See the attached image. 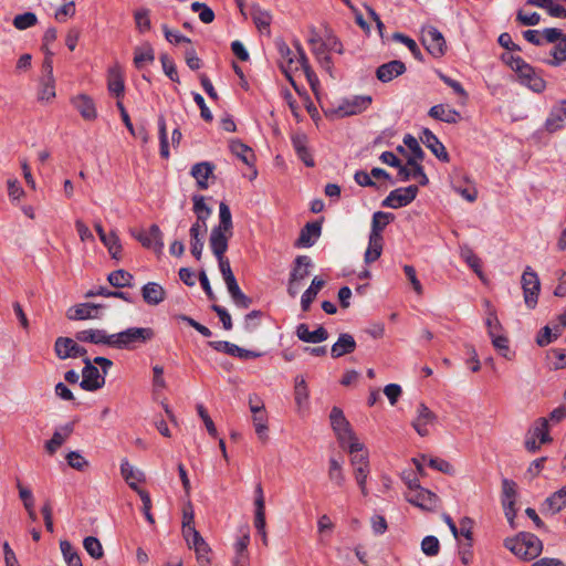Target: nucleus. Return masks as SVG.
Here are the masks:
<instances>
[{"instance_id":"1","label":"nucleus","mask_w":566,"mask_h":566,"mask_svg":"<svg viewBox=\"0 0 566 566\" xmlns=\"http://www.w3.org/2000/svg\"><path fill=\"white\" fill-rule=\"evenodd\" d=\"M329 419L331 426L340 447L347 448L349 453H353L354 451H361L364 449V444L358 441L349 421L346 419L340 408L333 407L329 413Z\"/></svg>"},{"instance_id":"2","label":"nucleus","mask_w":566,"mask_h":566,"mask_svg":"<svg viewBox=\"0 0 566 566\" xmlns=\"http://www.w3.org/2000/svg\"><path fill=\"white\" fill-rule=\"evenodd\" d=\"M504 546L524 560L536 558L543 551L542 541L536 535L527 532L518 533L513 538H506Z\"/></svg>"},{"instance_id":"3","label":"nucleus","mask_w":566,"mask_h":566,"mask_svg":"<svg viewBox=\"0 0 566 566\" xmlns=\"http://www.w3.org/2000/svg\"><path fill=\"white\" fill-rule=\"evenodd\" d=\"M149 327H129L123 332L112 334V347L117 349H134L137 344H145L154 337Z\"/></svg>"},{"instance_id":"4","label":"nucleus","mask_w":566,"mask_h":566,"mask_svg":"<svg viewBox=\"0 0 566 566\" xmlns=\"http://www.w3.org/2000/svg\"><path fill=\"white\" fill-rule=\"evenodd\" d=\"M275 49L279 53L277 65L286 80L290 82L292 87L297 94H302L303 88L298 86L293 77V71L298 70L297 57L293 54L292 50L283 39H276L274 41Z\"/></svg>"},{"instance_id":"5","label":"nucleus","mask_w":566,"mask_h":566,"mask_svg":"<svg viewBox=\"0 0 566 566\" xmlns=\"http://www.w3.org/2000/svg\"><path fill=\"white\" fill-rule=\"evenodd\" d=\"M421 43L433 57L444 55L447 43L443 34L432 25L423 27L421 31Z\"/></svg>"},{"instance_id":"6","label":"nucleus","mask_w":566,"mask_h":566,"mask_svg":"<svg viewBox=\"0 0 566 566\" xmlns=\"http://www.w3.org/2000/svg\"><path fill=\"white\" fill-rule=\"evenodd\" d=\"M406 500L410 504L428 512L434 511L440 504L439 496L430 490L420 486L419 483H415L413 492H408Z\"/></svg>"},{"instance_id":"7","label":"nucleus","mask_w":566,"mask_h":566,"mask_svg":"<svg viewBox=\"0 0 566 566\" xmlns=\"http://www.w3.org/2000/svg\"><path fill=\"white\" fill-rule=\"evenodd\" d=\"M521 281L525 304L528 308H534L537 304L541 290L539 279L531 266H526Z\"/></svg>"},{"instance_id":"8","label":"nucleus","mask_w":566,"mask_h":566,"mask_svg":"<svg viewBox=\"0 0 566 566\" xmlns=\"http://www.w3.org/2000/svg\"><path fill=\"white\" fill-rule=\"evenodd\" d=\"M418 191L419 189L416 185L395 189L385 198L381 206L391 209L406 207L416 199Z\"/></svg>"},{"instance_id":"9","label":"nucleus","mask_w":566,"mask_h":566,"mask_svg":"<svg viewBox=\"0 0 566 566\" xmlns=\"http://www.w3.org/2000/svg\"><path fill=\"white\" fill-rule=\"evenodd\" d=\"M81 388L86 391H95L105 385V375H102L88 357L83 359Z\"/></svg>"},{"instance_id":"10","label":"nucleus","mask_w":566,"mask_h":566,"mask_svg":"<svg viewBox=\"0 0 566 566\" xmlns=\"http://www.w3.org/2000/svg\"><path fill=\"white\" fill-rule=\"evenodd\" d=\"M78 340L70 337H57L54 344V352L60 359L86 357L87 350L77 344Z\"/></svg>"},{"instance_id":"11","label":"nucleus","mask_w":566,"mask_h":566,"mask_svg":"<svg viewBox=\"0 0 566 566\" xmlns=\"http://www.w3.org/2000/svg\"><path fill=\"white\" fill-rule=\"evenodd\" d=\"M517 497V484L510 479L504 478L502 480V495L501 501L505 512V516L509 522L512 524L513 520L516 515V503Z\"/></svg>"},{"instance_id":"12","label":"nucleus","mask_w":566,"mask_h":566,"mask_svg":"<svg viewBox=\"0 0 566 566\" xmlns=\"http://www.w3.org/2000/svg\"><path fill=\"white\" fill-rule=\"evenodd\" d=\"M130 233L143 247L153 248L156 253H161L164 249L163 232L157 224H151L148 232L132 230Z\"/></svg>"},{"instance_id":"13","label":"nucleus","mask_w":566,"mask_h":566,"mask_svg":"<svg viewBox=\"0 0 566 566\" xmlns=\"http://www.w3.org/2000/svg\"><path fill=\"white\" fill-rule=\"evenodd\" d=\"M515 73L517 74L521 83L530 87L532 91L541 93L545 90V81L537 75L534 67L525 61H523L518 69L515 70Z\"/></svg>"},{"instance_id":"14","label":"nucleus","mask_w":566,"mask_h":566,"mask_svg":"<svg viewBox=\"0 0 566 566\" xmlns=\"http://www.w3.org/2000/svg\"><path fill=\"white\" fill-rule=\"evenodd\" d=\"M437 420V415L431 411L423 402L417 407V417L412 421V427L421 437L429 434L428 426L433 424Z\"/></svg>"},{"instance_id":"15","label":"nucleus","mask_w":566,"mask_h":566,"mask_svg":"<svg viewBox=\"0 0 566 566\" xmlns=\"http://www.w3.org/2000/svg\"><path fill=\"white\" fill-rule=\"evenodd\" d=\"M291 142L298 159L306 167H314L315 161L308 147V137L304 133H295L292 135Z\"/></svg>"},{"instance_id":"16","label":"nucleus","mask_w":566,"mask_h":566,"mask_svg":"<svg viewBox=\"0 0 566 566\" xmlns=\"http://www.w3.org/2000/svg\"><path fill=\"white\" fill-rule=\"evenodd\" d=\"M370 104L371 97L368 95L354 96L352 99L344 102L335 113L340 117L356 115L365 111Z\"/></svg>"},{"instance_id":"17","label":"nucleus","mask_w":566,"mask_h":566,"mask_svg":"<svg viewBox=\"0 0 566 566\" xmlns=\"http://www.w3.org/2000/svg\"><path fill=\"white\" fill-rule=\"evenodd\" d=\"M420 140L424 144L427 148H429L432 154L441 161L448 163L450 160L449 154L446 150L443 144L439 140V138L429 129L423 128Z\"/></svg>"},{"instance_id":"18","label":"nucleus","mask_w":566,"mask_h":566,"mask_svg":"<svg viewBox=\"0 0 566 566\" xmlns=\"http://www.w3.org/2000/svg\"><path fill=\"white\" fill-rule=\"evenodd\" d=\"M99 305L83 303L69 308L66 316L72 321L95 319L101 317Z\"/></svg>"},{"instance_id":"19","label":"nucleus","mask_w":566,"mask_h":566,"mask_svg":"<svg viewBox=\"0 0 566 566\" xmlns=\"http://www.w3.org/2000/svg\"><path fill=\"white\" fill-rule=\"evenodd\" d=\"M75 339L82 343L107 345L112 347V334H107L104 329L90 328L78 331L75 334Z\"/></svg>"},{"instance_id":"20","label":"nucleus","mask_w":566,"mask_h":566,"mask_svg":"<svg viewBox=\"0 0 566 566\" xmlns=\"http://www.w3.org/2000/svg\"><path fill=\"white\" fill-rule=\"evenodd\" d=\"M405 72V63L399 60H394L388 63L381 64L376 71V76L380 82L387 83L392 81L397 76L403 74Z\"/></svg>"},{"instance_id":"21","label":"nucleus","mask_w":566,"mask_h":566,"mask_svg":"<svg viewBox=\"0 0 566 566\" xmlns=\"http://www.w3.org/2000/svg\"><path fill=\"white\" fill-rule=\"evenodd\" d=\"M322 232V224L318 221L307 222L301 230L300 235L295 242L296 247L310 248L316 239L319 238Z\"/></svg>"},{"instance_id":"22","label":"nucleus","mask_w":566,"mask_h":566,"mask_svg":"<svg viewBox=\"0 0 566 566\" xmlns=\"http://www.w3.org/2000/svg\"><path fill=\"white\" fill-rule=\"evenodd\" d=\"M107 88L111 94L120 98L124 96L125 83L123 71L119 65H114L108 70Z\"/></svg>"},{"instance_id":"23","label":"nucleus","mask_w":566,"mask_h":566,"mask_svg":"<svg viewBox=\"0 0 566 566\" xmlns=\"http://www.w3.org/2000/svg\"><path fill=\"white\" fill-rule=\"evenodd\" d=\"M74 430V423L69 422L55 430L52 438L45 442V450L49 454H54L59 448L69 439Z\"/></svg>"},{"instance_id":"24","label":"nucleus","mask_w":566,"mask_h":566,"mask_svg":"<svg viewBox=\"0 0 566 566\" xmlns=\"http://www.w3.org/2000/svg\"><path fill=\"white\" fill-rule=\"evenodd\" d=\"M233 232H223L219 229H212L210 233L209 244L214 256L224 255L228 250L229 239L232 237Z\"/></svg>"},{"instance_id":"25","label":"nucleus","mask_w":566,"mask_h":566,"mask_svg":"<svg viewBox=\"0 0 566 566\" xmlns=\"http://www.w3.org/2000/svg\"><path fill=\"white\" fill-rule=\"evenodd\" d=\"M428 115L433 119L441 120L448 124H457L461 119L460 112L444 104H438L432 106L429 109Z\"/></svg>"},{"instance_id":"26","label":"nucleus","mask_w":566,"mask_h":566,"mask_svg":"<svg viewBox=\"0 0 566 566\" xmlns=\"http://www.w3.org/2000/svg\"><path fill=\"white\" fill-rule=\"evenodd\" d=\"M72 104L84 119L94 120L97 117L95 104L88 95L81 94L73 97Z\"/></svg>"},{"instance_id":"27","label":"nucleus","mask_w":566,"mask_h":566,"mask_svg":"<svg viewBox=\"0 0 566 566\" xmlns=\"http://www.w3.org/2000/svg\"><path fill=\"white\" fill-rule=\"evenodd\" d=\"M566 101H562L559 105L552 108L545 122V128L548 133H555L563 128V123L566 119Z\"/></svg>"},{"instance_id":"28","label":"nucleus","mask_w":566,"mask_h":566,"mask_svg":"<svg viewBox=\"0 0 566 566\" xmlns=\"http://www.w3.org/2000/svg\"><path fill=\"white\" fill-rule=\"evenodd\" d=\"M207 233V226L200 223H193L189 230L191 254L200 260L203 250V237Z\"/></svg>"},{"instance_id":"29","label":"nucleus","mask_w":566,"mask_h":566,"mask_svg":"<svg viewBox=\"0 0 566 566\" xmlns=\"http://www.w3.org/2000/svg\"><path fill=\"white\" fill-rule=\"evenodd\" d=\"M296 336L305 343H322L328 338V332L323 326H318L315 331L311 332L308 326L304 323L296 327Z\"/></svg>"},{"instance_id":"30","label":"nucleus","mask_w":566,"mask_h":566,"mask_svg":"<svg viewBox=\"0 0 566 566\" xmlns=\"http://www.w3.org/2000/svg\"><path fill=\"white\" fill-rule=\"evenodd\" d=\"M143 300L148 305H158L166 298V291L156 282H148L142 287Z\"/></svg>"},{"instance_id":"31","label":"nucleus","mask_w":566,"mask_h":566,"mask_svg":"<svg viewBox=\"0 0 566 566\" xmlns=\"http://www.w3.org/2000/svg\"><path fill=\"white\" fill-rule=\"evenodd\" d=\"M355 349V338L348 333H343L339 335L337 342L332 346L331 355L333 358H339L344 355L352 354Z\"/></svg>"},{"instance_id":"32","label":"nucleus","mask_w":566,"mask_h":566,"mask_svg":"<svg viewBox=\"0 0 566 566\" xmlns=\"http://www.w3.org/2000/svg\"><path fill=\"white\" fill-rule=\"evenodd\" d=\"M120 474L132 490L135 492L142 490L137 483L145 480L144 473L139 470H135L127 459H124L120 463Z\"/></svg>"},{"instance_id":"33","label":"nucleus","mask_w":566,"mask_h":566,"mask_svg":"<svg viewBox=\"0 0 566 566\" xmlns=\"http://www.w3.org/2000/svg\"><path fill=\"white\" fill-rule=\"evenodd\" d=\"M566 507V485L554 492L543 504V513L557 514Z\"/></svg>"},{"instance_id":"34","label":"nucleus","mask_w":566,"mask_h":566,"mask_svg":"<svg viewBox=\"0 0 566 566\" xmlns=\"http://www.w3.org/2000/svg\"><path fill=\"white\" fill-rule=\"evenodd\" d=\"M214 165L209 161L198 163L191 168V176L197 180L200 189L208 188V178L212 175Z\"/></svg>"},{"instance_id":"35","label":"nucleus","mask_w":566,"mask_h":566,"mask_svg":"<svg viewBox=\"0 0 566 566\" xmlns=\"http://www.w3.org/2000/svg\"><path fill=\"white\" fill-rule=\"evenodd\" d=\"M313 266L312 260L307 255H298L294 260V266L290 273V280L303 281L308 274L310 269Z\"/></svg>"},{"instance_id":"36","label":"nucleus","mask_w":566,"mask_h":566,"mask_svg":"<svg viewBox=\"0 0 566 566\" xmlns=\"http://www.w3.org/2000/svg\"><path fill=\"white\" fill-rule=\"evenodd\" d=\"M231 153L237 156L239 159H241L245 165L252 167L255 156L248 145L243 144L239 139L231 140L230 145Z\"/></svg>"},{"instance_id":"37","label":"nucleus","mask_w":566,"mask_h":566,"mask_svg":"<svg viewBox=\"0 0 566 566\" xmlns=\"http://www.w3.org/2000/svg\"><path fill=\"white\" fill-rule=\"evenodd\" d=\"M325 281L318 276L312 280L310 287L303 293L301 297V306L304 312H307L312 302L315 300L317 293L324 287Z\"/></svg>"},{"instance_id":"38","label":"nucleus","mask_w":566,"mask_h":566,"mask_svg":"<svg viewBox=\"0 0 566 566\" xmlns=\"http://www.w3.org/2000/svg\"><path fill=\"white\" fill-rule=\"evenodd\" d=\"M93 296L122 298L123 301L130 303V304H134L137 300V296L134 294L123 292V291H112L104 286H99L98 289L91 290L86 293V297H93Z\"/></svg>"},{"instance_id":"39","label":"nucleus","mask_w":566,"mask_h":566,"mask_svg":"<svg viewBox=\"0 0 566 566\" xmlns=\"http://www.w3.org/2000/svg\"><path fill=\"white\" fill-rule=\"evenodd\" d=\"M395 216L390 212L377 211L373 214L371 230L369 235L382 237L381 232L394 221Z\"/></svg>"},{"instance_id":"40","label":"nucleus","mask_w":566,"mask_h":566,"mask_svg":"<svg viewBox=\"0 0 566 566\" xmlns=\"http://www.w3.org/2000/svg\"><path fill=\"white\" fill-rule=\"evenodd\" d=\"M109 284L116 289L132 287L134 276L126 270L119 269L111 272L107 276Z\"/></svg>"},{"instance_id":"41","label":"nucleus","mask_w":566,"mask_h":566,"mask_svg":"<svg viewBox=\"0 0 566 566\" xmlns=\"http://www.w3.org/2000/svg\"><path fill=\"white\" fill-rule=\"evenodd\" d=\"M384 238L369 235L368 248L365 252L364 259L366 263H373L378 260L382 252Z\"/></svg>"},{"instance_id":"42","label":"nucleus","mask_w":566,"mask_h":566,"mask_svg":"<svg viewBox=\"0 0 566 566\" xmlns=\"http://www.w3.org/2000/svg\"><path fill=\"white\" fill-rule=\"evenodd\" d=\"M460 254L465 263L478 274L481 280H483L484 275L482 272V262L481 259L473 252V250L468 245H464L461 247Z\"/></svg>"},{"instance_id":"43","label":"nucleus","mask_w":566,"mask_h":566,"mask_svg":"<svg viewBox=\"0 0 566 566\" xmlns=\"http://www.w3.org/2000/svg\"><path fill=\"white\" fill-rule=\"evenodd\" d=\"M155 60L154 50L150 44L138 46L134 52V65L137 69H143L145 63H153Z\"/></svg>"},{"instance_id":"44","label":"nucleus","mask_w":566,"mask_h":566,"mask_svg":"<svg viewBox=\"0 0 566 566\" xmlns=\"http://www.w3.org/2000/svg\"><path fill=\"white\" fill-rule=\"evenodd\" d=\"M308 388L305 379L303 377H296L295 387H294V399L298 407V410H302L308 401Z\"/></svg>"},{"instance_id":"45","label":"nucleus","mask_w":566,"mask_h":566,"mask_svg":"<svg viewBox=\"0 0 566 566\" xmlns=\"http://www.w3.org/2000/svg\"><path fill=\"white\" fill-rule=\"evenodd\" d=\"M193 212L196 213L197 221L195 223L206 224L207 219L211 214V209L206 205L205 197L195 195L192 197Z\"/></svg>"},{"instance_id":"46","label":"nucleus","mask_w":566,"mask_h":566,"mask_svg":"<svg viewBox=\"0 0 566 566\" xmlns=\"http://www.w3.org/2000/svg\"><path fill=\"white\" fill-rule=\"evenodd\" d=\"M60 548L67 566H83L77 551L69 541H61Z\"/></svg>"},{"instance_id":"47","label":"nucleus","mask_w":566,"mask_h":566,"mask_svg":"<svg viewBox=\"0 0 566 566\" xmlns=\"http://www.w3.org/2000/svg\"><path fill=\"white\" fill-rule=\"evenodd\" d=\"M528 433L539 440V443H547L552 440L548 430V419L539 418Z\"/></svg>"},{"instance_id":"48","label":"nucleus","mask_w":566,"mask_h":566,"mask_svg":"<svg viewBox=\"0 0 566 566\" xmlns=\"http://www.w3.org/2000/svg\"><path fill=\"white\" fill-rule=\"evenodd\" d=\"M250 14L259 30L270 27L272 20L271 14L268 11L261 9L260 6L252 4Z\"/></svg>"},{"instance_id":"49","label":"nucleus","mask_w":566,"mask_h":566,"mask_svg":"<svg viewBox=\"0 0 566 566\" xmlns=\"http://www.w3.org/2000/svg\"><path fill=\"white\" fill-rule=\"evenodd\" d=\"M213 229H219L223 232H233L231 211L229 206L224 202H220L219 205V224Z\"/></svg>"},{"instance_id":"50","label":"nucleus","mask_w":566,"mask_h":566,"mask_svg":"<svg viewBox=\"0 0 566 566\" xmlns=\"http://www.w3.org/2000/svg\"><path fill=\"white\" fill-rule=\"evenodd\" d=\"M103 244L107 248L112 259L120 260L122 259V244L118 235L115 232H109L105 238V241H102Z\"/></svg>"},{"instance_id":"51","label":"nucleus","mask_w":566,"mask_h":566,"mask_svg":"<svg viewBox=\"0 0 566 566\" xmlns=\"http://www.w3.org/2000/svg\"><path fill=\"white\" fill-rule=\"evenodd\" d=\"M158 135H159V145H160V156L165 159L169 158V145H168V136H167V126L166 120L163 115L158 117Z\"/></svg>"},{"instance_id":"52","label":"nucleus","mask_w":566,"mask_h":566,"mask_svg":"<svg viewBox=\"0 0 566 566\" xmlns=\"http://www.w3.org/2000/svg\"><path fill=\"white\" fill-rule=\"evenodd\" d=\"M552 56L553 59L546 61V63L553 66H558L566 61V34L552 50Z\"/></svg>"},{"instance_id":"53","label":"nucleus","mask_w":566,"mask_h":566,"mask_svg":"<svg viewBox=\"0 0 566 566\" xmlns=\"http://www.w3.org/2000/svg\"><path fill=\"white\" fill-rule=\"evenodd\" d=\"M253 426L255 428V433L259 439L263 442L268 440V416L266 411L259 412V415H254L252 417Z\"/></svg>"},{"instance_id":"54","label":"nucleus","mask_w":566,"mask_h":566,"mask_svg":"<svg viewBox=\"0 0 566 566\" xmlns=\"http://www.w3.org/2000/svg\"><path fill=\"white\" fill-rule=\"evenodd\" d=\"M83 546L87 554L94 559H99L104 556V551L98 538L94 536H87L83 541Z\"/></svg>"},{"instance_id":"55","label":"nucleus","mask_w":566,"mask_h":566,"mask_svg":"<svg viewBox=\"0 0 566 566\" xmlns=\"http://www.w3.org/2000/svg\"><path fill=\"white\" fill-rule=\"evenodd\" d=\"M55 97L54 77H42L39 99L49 102Z\"/></svg>"},{"instance_id":"56","label":"nucleus","mask_w":566,"mask_h":566,"mask_svg":"<svg viewBox=\"0 0 566 566\" xmlns=\"http://www.w3.org/2000/svg\"><path fill=\"white\" fill-rule=\"evenodd\" d=\"M38 22V18L33 12H25L22 14H18L13 19V25L18 30H25L30 27L35 25Z\"/></svg>"},{"instance_id":"57","label":"nucleus","mask_w":566,"mask_h":566,"mask_svg":"<svg viewBox=\"0 0 566 566\" xmlns=\"http://www.w3.org/2000/svg\"><path fill=\"white\" fill-rule=\"evenodd\" d=\"M298 66L303 70L304 74H305V77L311 86V88L313 91L316 90V86L319 84V81L315 74V72L313 71V69L311 67L310 65V62H308V59L306 56V54H303L302 53V62L298 63Z\"/></svg>"},{"instance_id":"58","label":"nucleus","mask_w":566,"mask_h":566,"mask_svg":"<svg viewBox=\"0 0 566 566\" xmlns=\"http://www.w3.org/2000/svg\"><path fill=\"white\" fill-rule=\"evenodd\" d=\"M298 66L303 70L304 74H305V77L311 86V88L313 91L316 90V86L319 84V81L315 74V72L313 71V69L311 67L310 65V62H308V59L306 56V54H303L302 53V62L298 63Z\"/></svg>"},{"instance_id":"59","label":"nucleus","mask_w":566,"mask_h":566,"mask_svg":"<svg viewBox=\"0 0 566 566\" xmlns=\"http://www.w3.org/2000/svg\"><path fill=\"white\" fill-rule=\"evenodd\" d=\"M328 476L333 482H335L337 486H343L345 483V476L342 470V465L335 459L329 460Z\"/></svg>"},{"instance_id":"60","label":"nucleus","mask_w":566,"mask_h":566,"mask_svg":"<svg viewBox=\"0 0 566 566\" xmlns=\"http://www.w3.org/2000/svg\"><path fill=\"white\" fill-rule=\"evenodd\" d=\"M421 549L427 556H437L440 551V543L436 536H426L421 542Z\"/></svg>"},{"instance_id":"61","label":"nucleus","mask_w":566,"mask_h":566,"mask_svg":"<svg viewBox=\"0 0 566 566\" xmlns=\"http://www.w3.org/2000/svg\"><path fill=\"white\" fill-rule=\"evenodd\" d=\"M350 463L354 467L355 472H357L359 468H361L363 471H369L368 454L367 452H364V449L361 451H354L350 453Z\"/></svg>"},{"instance_id":"62","label":"nucleus","mask_w":566,"mask_h":566,"mask_svg":"<svg viewBox=\"0 0 566 566\" xmlns=\"http://www.w3.org/2000/svg\"><path fill=\"white\" fill-rule=\"evenodd\" d=\"M160 62H161L163 70L165 72V74L172 82L179 83V76H178L176 65H175L174 61L168 56V54H161Z\"/></svg>"},{"instance_id":"63","label":"nucleus","mask_w":566,"mask_h":566,"mask_svg":"<svg viewBox=\"0 0 566 566\" xmlns=\"http://www.w3.org/2000/svg\"><path fill=\"white\" fill-rule=\"evenodd\" d=\"M491 339H492V344L493 346L495 347V349L499 350V353L510 359V347H509V338L506 336H503V335H497L496 333L493 334V336H490Z\"/></svg>"},{"instance_id":"64","label":"nucleus","mask_w":566,"mask_h":566,"mask_svg":"<svg viewBox=\"0 0 566 566\" xmlns=\"http://www.w3.org/2000/svg\"><path fill=\"white\" fill-rule=\"evenodd\" d=\"M67 464L78 471H83L88 467V462L77 451H71L66 455Z\"/></svg>"}]
</instances>
